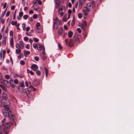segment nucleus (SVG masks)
Segmentation results:
<instances>
[{
	"label": "nucleus",
	"instance_id": "nucleus-15",
	"mask_svg": "<svg viewBox=\"0 0 134 134\" xmlns=\"http://www.w3.org/2000/svg\"><path fill=\"white\" fill-rule=\"evenodd\" d=\"M79 25L81 27V28L82 29H84L86 27V26H85V25H84L81 23H79Z\"/></svg>",
	"mask_w": 134,
	"mask_h": 134
},
{
	"label": "nucleus",
	"instance_id": "nucleus-14",
	"mask_svg": "<svg viewBox=\"0 0 134 134\" xmlns=\"http://www.w3.org/2000/svg\"><path fill=\"white\" fill-rule=\"evenodd\" d=\"M58 26L57 24H53V29L55 30L57 29L58 28Z\"/></svg>",
	"mask_w": 134,
	"mask_h": 134
},
{
	"label": "nucleus",
	"instance_id": "nucleus-23",
	"mask_svg": "<svg viewBox=\"0 0 134 134\" xmlns=\"http://www.w3.org/2000/svg\"><path fill=\"white\" fill-rule=\"evenodd\" d=\"M3 98H5V99H7V95L4 93H3Z\"/></svg>",
	"mask_w": 134,
	"mask_h": 134
},
{
	"label": "nucleus",
	"instance_id": "nucleus-47",
	"mask_svg": "<svg viewBox=\"0 0 134 134\" xmlns=\"http://www.w3.org/2000/svg\"><path fill=\"white\" fill-rule=\"evenodd\" d=\"M23 54H21L18 56V58H19V59H20L21 57H23Z\"/></svg>",
	"mask_w": 134,
	"mask_h": 134
},
{
	"label": "nucleus",
	"instance_id": "nucleus-57",
	"mask_svg": "<svg viewBox=\"0 0 134 134\" xmlns=\"http://www.w3.org/2000/svg\"><path fill=\"white\" fill-rule=\"evenodd\" d=\"M26 34L27 35H28V36H31L32 35L30 33H28L27 32H26Z\"/></svg>",
	"mask_w": 134,
	"mask_h": 134
},
{
	"label": "nucleus",
	"instance_id": "nucleus-25",
	"mask_svg": "<svg viewBox=\"0 0 134 134\" xmlns=\"http://www.w3.org/2000/svg\"><path fill=\"white\" fill-rule=\"evenodd\" d=\"M22 27H23V30H25V23H23L22 24Z\"/></svg>",
	"mask_w": 134,
	"mask_h": 134
},
{
	"label": "nucleus",
	"instance_id": "nucleus-36",
	"mask_svg": "<svg viewBox=\"0 0 134 134\" xmlns=\"http://www.w3.org/2000/svg\"><path fill=\"white\" fill-rule=\"evenodd\" d=\"M24 39V41H27L29 40V38L27 37H25Z\"/></svg>",
	"mask_w": 134,
	"mask_h": 134
},
{
	"label": "nucleus",
	"instance_id": "nucleus-19",
	"mask_svg": "<svg viewBox=\"0 0 134 134\" xmlns=\"http://www.w3.org/2000/svg\"><path fill=\"white\" fill-rule=\"evenodd\" d=\"M2 43L3 44L4 46H5L6 43V38L5 37H4Z\"/></svg>",
	"mask_w": 134,
	"mask_h": 134
},
{
	"label": "nucleus",
	"instance_id": "nucleus-17",
	"mask_svg": "<svg viewBox=\"0 0 134 134\" xmlns=\"http://www.w3.org/2000/svg\"><path fill=\"white\" fill-rule=\"evenodd\" d=\"M73 43V41L71 39H70L69 41V42L68 43V45L70 46H71L72 45Z\"/></svg>",
	"mask_w": 134,
	"mask_h": 134
},
{
	"label": "nucleus",
	"instance_id": "nucleus-62",
	"mask_svg": "<svg viewBox=\"0 0 134 134\" xmlns=\"http://www.w3.org/2000/svg\"><path fill=\"white\" fill-rule=\"evenodd\" d=\"M68 6L69 7H71L72 5L70 2H69L68 3Z\"/></svg>",
	"mask_w": 134,
	"mask_h": 134
},
{
	"label": "nucleus",
	"instance_id": "nucleus-37",
	"mask_svg": "<svg viewBox=\"0 0 134 134\" xmlns=\"http://www.w3.org/2000/svg\"><path fill=\"white\" fill-rule=\"evenodd\" d=\"M34 59L36 61H38L39 60V58L38 57L36 56L35 57Z\"/></svg>",
	"mask_w": 134,
	"mask_h": 134
},
{
	"label": "nucleus",
	"instance_id": "nucleus-4",
	"mask_svg": "<svg viewBox=\"0 0 134 134\" xmlns=\"http://www.w3.org/2000/svg\"><path fill=\"white\" fill-rule=\"evenodd\" d=\"M65 12L64 8H60L58 10V12L59 14H60L61 16H62L63 15Z\"/></svg>",
	"mask_w": 134,
	"mask_h": 134
},
{
	"label": "nucleus",
	"instance_id": "nucleus-43",
	"mask_svg": "<svg viewBox=\"0 0 134 134\" xmlns=\"http://www.w3.org/2000/svg\"><path fill=\"white\" fill-rule=\"evenodd\" d=\"M77 31L79 33H80L81 32V30L80 28H77Z\"/></svg>",
	"mask_w": 134,
	"mask_h": 134
},
{
	"label": "nucleus",
	"instance_id": "nucleus-61",
	"mask_svg": "<svg viewBox=\"0 0 134 134\" xmlns=\"http://www.w3.org/2000/svg\"><path fill=\"white\" fill-rule=\"evenodd\" d=\"M25 84L26 86V87H28V86L29 84H28V82H27L26 81L25 82Z\"/></svg>",
	"mask_w": 134,
	"mask_h": 134
},
{
	"label": "nucleus",
	"instance_id": "nucleus-60",
	"mask_svg": "<svg viewBox=\"0 0 134 134\" xmlns=\"http://www.w3.org/2000/svg\"><path fill=\"white\" fill-rule=\"evenodd\" d=\"M44 70L45 72H48V71L47 68L46 67L44 68Z\"/></svg>",
	"mask_w": 134,
	"mask_h": 134
},
{
	"label": "nucleus",
	"instance_id": "nucleus-7",
	"mask_svg": "<svg viewBox=\"0 0 134 134\" xmlns=\"http://www.w3.org/2000/svg\"><path fill=\"white\" fill-rule=\"evenodd\" d=\"M37 66L35 64H34L32 65L31 66V69L34 71H36L38 68Z\"/></svg>",
	"mask_w": 134,
	"mask_h": 134
},
{
	"label": "nucleus",
	"instance_id": "nucleus-48",
	"mask_svg": "<svg viewBox=\"0 0 134 134\" xmlns=\"http://www.w3.org/2000/svg\"><path fill=\"white\" fill-rule=\"evenodd\" d=\"M18 77H20V78H23L24 77L23 75L22 74H21L20 75L18 76Z\"/></svg>",
	"mask_w": 134,
	"mask_h": 134
},
{
	"label": "nucleus",
	"instance_id": "nucleus-18",
	"mask_svg": "<svg viewBox=\"0 0 134 134\" xmlns=\"http://www.w3.org/2000/svg\"><path fill=\"white\" fill-rule=\"evenodd\" d=\"M53 20V24H56L57 23V21H58V20H59L58 17H55V18H54Z\"/></svg>",
	"mask_w": 134,
	"mask_h": 134
},
{
	"label": "nucleus",
	"instance_id": "nucleus-63",
	"mask_svg": "<svg viewBox=\"0 0 134 134\" xmlns=\"http://www.w3.org/2000/svg\"><path fill=\"white\" fill-rule=\"evenodd\" d=\"M68 12L69 14H70L72 12V11L70 9H69L68 11Z\"/></svg>",
	"mask_w": 134,
	"mask_h": 134
},
{
	"label": "nucleus",
	"instance_id": "nucleus-2",
	"mask_svg": "<svg viewBox=\"0 0 134 134\" xmlns=\"http://www.w3.org/2000/svg\"><path fill=\"white\" fill-rule=\"evenodd\" d=\"M12 123H6L3 124V131H4L5 129H8L10 128V126L11 125H12Z\"/></svg>",
	"mask_w": 134,
	"mask_h": 134
},
{
	"label": "nucleus",
	"instance_id": "nucleus-27",
	"mask_svg": "<svg viewBox=\"0 0 134 134\" xmlns=\"http://www.w3.org/2000/svg\"><path fill=\"white\" fill-rule=\"evenodd\" d=\"M69 17H68V18H67V17H64L63 19H62V20L63 21L66 22L67 20V19H69Z\"/></svg>",
	"mask_w": 134,
	"mask_h": 134
},
{
	"label": "nucleus",
	"instance_id": "nucleus-33",
	"mask_svg": "<svg viewBox=\"0 0 134 134\" xmlns=\"http://www.w3.org/2000/svg\"><path fill=\"white\" fill-rule=\"evenodd\" d=\"M20 64L22 65H24L25 64V62L24 61L21 60L20 62Z\"/></svg>",
	"mask_w": 134,
	"mask_h": 134
},
{
	"label": "nucleus",
	"instance_id": "nucleus-9",
	"mask_svg": "<svg viewBox=\"0 0 134 134\" xmlns=\"http://www.w3.org/2000/svg\"><path fill=\"white\" fill-rule=\"evenodd\" d=\"M10 45L11 47H14V38L13 37H12L10 41Z\"/></svg>",
	"mask_w": 134,
	"mask_h": 134
},
{
	"label": "nucleus",
	"instance_id": "nucleus-45",
	"mask_svg": "<svg viewBox=\"0 0 134 134\" xmlns=\"http://www.w3.org/2000/svg\"><path fill=\"white\" fill-rule=\"evenodd\" d=\"M58 47L59 49H62V47L61 45V44L59 43L58 44Z\"/></svg>",
	"mask_w": 134,
	"mask_h": 134
},
{
	"label": "nucleus",
	"instance_id": "nucleus-41",
	"mask_svg": "<svg viewBox=\"0 0 134 134\" xmlns=\"http://www.w3.org/2000/svg\"><path fill=\"white\" fill-rule=\"evenodd\" d=\"M83 3L81 1H79V5L80 7H82V3Z\"/></svg>",
	"mask_w": 134,
	"mask_h": 134
},
{
	"label": "nucleus",
	"instance_id": "nucleus-32",
	"mask_svg": "<svg viewBox=\"0 0 134 134\" xmlns=\"http://www.w3.org/2000/svg\"><path fill=\"white\" fill-rule=\"evenodd\" d=\"M13 31H10L9 32V35L10 36H12L13 35Z\"/></svg>",
	"mask_w": 134,
	"mask_h": 134
},
{
	"label": "nucleus",
	"instance_id": "nucleus-16",
	"mask_svg": "<svg viewBox=\"0 0 134 134\" xmlns=\"http://www.w3.org/2000/svg\"><path fill=\"white\" fill-rule=\"evenodd\" d=\"M43 48V47L40 45L39 44L37 45V49L38 50H40Z\"/></svg>",
	"mask_w": 134,
	"mask_h": 134
},
{
	"label": "nucleus",
	"instance_id": "nucleus-53",
	"mask_svg": "<svg viewBox=\"0 0 134 134\" xmlns=\"http://www.w3.org/2000/svg\"><path fill=\"white\" fill-rule=\"evenodd\" d=\"M10 61L12 63V65H13V60L12 57H10Z\"/></svg>",
	"mask_w": 134,
	"mask_h": 134
},
{
	"label": "nucleus",
	"instance_id": "nucleus-10",
	"mask_svg": "<svg viewBox=\"0 0 134 134\" xmlns=\"http://www.w3.org/2000/svg\"><path fill=\"white\" fill-rule=\"evenodd\" d=\"M63 32V28L62 27H60L59 28L58 31V34L61 35Z\"/></svg>",
	"mask_w": 134,
	"mask_h": 134
},
{
	"label": "nucleus",
	"instance_id": "nucleus-49",
	"mask_svg": "<svg viewBox=\"0 0 134 134\" xmlns=\"http://www.w3.org/2000/svg\"><path fill=\"white\" fill-rule=\"evenodd\" d=\"M33 47L34 48H36L37 47V45L36 44L34 43L33 45Z\"/></svg>",
	"mask_w": 134,
	"mask_h": 134
},
{
	"label": "nucleus",
	"instance_id": "nucleus-8",
	"mask_svg": "<svg viewBox=\"0 0 134 134\" xmlns=\"http://www.w3.org/2000/svg\"><path fill=\"white\" fill-rule=\"evenodd\" d=\"M55 4L56 5V8H58L59 6L61 4L60 1L59 0H57L56 1L55 0Z\"/></svg>",
	"mask_w": 134,
	"mask_h": 134
},
{
	"label": "nucleus",
	"instance_id": "nucleus-11",
	"mask_svg": "<svg viewBox=\"0 0 134 134\" xmlns=\"http://www.w3.org/2000/svg\"><path fill=\"white\" fill-rule=\"evenodd\" d=\"M19 43L20 44V45H19V48L23 49L24 47V44L23 42L21 41H20L19 42Z\"/></svg>",
	"mask_w": 134,
	"mask_h": 134
},
{
	"label": "nucleus",
	"instance_id": "nucleus-34",
	"mask_svg": "<svg viewBox=\"0 0 134 134\" xmlns=\"http://www.w3.org/2000/svg\"><path fill=\"white\" fill-rule=\"evenodd\" d=\"M86 5L87 6V7H91V4L90 3L88 2L87 3Z\"/></svg>",
	"mask_w": 134,
	"mask_h": 134
},
{
	"label": "nucleus",
	"instance_id": "nucleus-40",
	"mask_svg": "<svg viewBox=\"0 0 134 134\" xmlns=\"http://www.w3.org/2000/svg\"><path fill=\"white\" fill-rule=\"evenodd\" d=\"M14 83L15 84H17L18 83V81L16 79L14 80Z\"/></svg>",
	"mask_w": 134,
	"mask_h": 134
},
{
	"label": "nucleus",
	"instance_id": "nucleus-13",
	"mask_svg": "<svg viewBox=\"0 0 134 134\" xmlns=\"http://www.w3.org/2000/svg\"><path fill=\"white\" fill-rule=\"evenodd\" d=\"M73 33L71 31H69L68 32V35L69 38L71 37L73 35Z\"/></svg>",
	"mask_w": 134,
	"mask_h": 134
},
{
	"label": "nucleus",
	"instance_id": "nucleus-35",
	"mask_svg": "<svg viewBox=\"0 0 134 134\" xmlns=\"http://www.w3.org/2000/svg\"><path fill=\"white\" fill-rule=\"evenodd\" d=\"M23 13L22 12H20L19 13V17H22L23 16Z\"/></svg>",
	"mask_w": 134,
	"mask_h": 134
},
{
	"label": "nucleus",
	"instance_id": "nucleus-24",
	"mask_svg": "<svg viewBox=\"0 0 134 134\" xmlns=\"http://www.w3.org/2000/svg\"><path fill=\"white\" fill-rule=\"evenodd\" d=\"M22 82L20 84V86L22 87H25V85L24 84V81H22Z\"/></svg>",
	"mask_w": 134,
	"mask_h": 134
},
{
	"label": "nucleus",
	"instance_id": "nucleus-26",
	"mask_svg": "<svg viewBox=\"0 0 134 134\" xmlns=\"http://www.w3.org/2000/svg\"><path fill=\"white\" fill-rule=\"evenodd\" d=\"M75 23V19L74 17H73V18L72 19L71 23V25H74Z\"/></svg>",
	"mask_w": 134,
	"mask_h": 134
},
{
	"label": "nucleus",
	"instance_id": "nucleus-44",
	"mask_svg": "<svg viewBox=\"0 0 134 134\" xmlns=\"http://www.w3.org/2000/svg\"><path fill=\"white\" fill-rule=\"evenodd\" d=\"M15 7L14 5H12L11 7V9L12 10H13L14 9Z\"/></svg>",
	"mask_w": 134,
	"mask_h": 134
},
{
	"label": "nucleus",
	"instance_id": "nucleus-55",
	"mask_svg": "<svg viewBox=\"0 0 134 134\" xmlns=\"http://www.w3.org/2000/svg\"><path fill=\"white\" fill-rule=\"evenodd\" d=\"M17 10L16 9L15 10V12L14 13V14L13 15V17H16V15L15 14L17 12Z\"/></svg>",
	"mask_w": 134,
	"mask_h": 134
},
{
	"label": "nucleus",
	"instance_id": "nucleus-12",
	"mask_svg": "<svg viewBox=\"0 0 134 134\" xmlns=\"http://www.w3.org/2000/svg\"><path fill=\"white\" fill-rule=\"evenodd\" d=\"M24 55L26 57H27L26 55H28L30 53V52L29 51L26 50L24 51Z\"/></svg>",
	"mask_w": 134,
	"mask_h": 134
},
{
	"label": "nucleus",
	"instance_id": "nucleus-30",
	"mask_svg": "<svg viewBox=\"0 0 134 134\" xmlns=\"http://www.w3.org/2000/svg\"><path fill=\"white\" fill-rule=\"evenodd\" d=\"M33 39L34 41L36 42H37L39 41V39L38 38H34Z\"/></svg>",
	"mask_w": 134,
	"mask_h": 134
},
{
	"label": "nucleus",
	"instance_id": "nucleus-1",
	"mask_svg": "<svg viewBox=\"0 0 134 134\" xmlns=\"http://www.w3.org/2000/svg\"><path fill=\"white\" fill-rule=\"evenodd\" d=\"M2 104L3 105L4 109L2 110V113L5 117H9L10 120L13 121L14 119V113L12 112V109L9 106L10 104L9 100L8 99L2 98L1 100Z\"/></svg>",
	"mask_w": 134,
	"mask_h": 134
},
{
	"label": "nucleus",
	"instance_id": "nucleus-59",
	"mask_svg": "<svg viewBox=\"0 0 134 134\" xmlns=\"http://www.w3.org/2000/svg\"><path fill=\"white\" fill-rule=\"evenodd\" d=\"M30 29V27L29 26L27 27L26 28V31H28L29 29Z\"/></svg>",
	"mask_w": 134,
	"mask_h": 134
},
{
	"label": "nucleus",
	"instance_id": "nucleus-39",
	"mask_svg": "<svg viewBox=\"0 0 134 134\" xmlns=\"http://www.w3.org/2000/svg\"><path fill=\"white\" fill-rule=\"evenodd\" d=\"M5 77L7 79H9L10 78L9 75H5Z\"/></svg>",
	"mask_w": 134,
	"mask_h": 134
},
{
	"label": "nucleus",
	"instance_id": "nucleus-31",
	"mask_svg": "<svg viewBox=\"0 0 134 134\" xmlns=\"http://www.w3.org/2000/svg\"><path fill=\"white\" fill-rule=\"evenodd\" d=\"M65 42L66 44V45H68V42H69V39H66L65 41Z\"/></svg>",
	"mask_w": 134,
	"mask_h": 134
},
{
	"label": "nucleus",
	"instance_id": "nucleus-21",
	"mask_svg": "<svg viewBox=\"0 0 134 134\" xmlns=\"http://www.w3.org/2000/svg\"><path fill=\"white\" fill-rule=\"evenodd\" d=\"M8 7V6H7V7L6 8L5 10L2 13L1 15V17L3 16L4 15H5V12H6V11H7V9Z\"/></svg>",
	"mask_w": 134,
	"mask_h": 134
},
{
	"label": "nucleus",
	"instance_id": "nucleus-6",
	"mask_svg": "<svg viewBox=\"0 0 134 134\" xmlns=\"http://www.w3.org/2000/svg\"><path fill=\"white\" fill-rule=\"evenodd\" d=\"M28 93H30L31 91H35L36 90V89L34 88L33 86H31L29 87L28 89Z\"/></svg>",
	"mask_w": 134,
	"mask_h": 134
},
{
	"label": "nucleus",
	"instance_id": "nucleus-20",
	"mask_svg": "<svg viewBox=\"0 0 134 134\" xmlns=\"http://www.w3.org/2000/svg\"><path fill=\"white\" fill-rule=\"evenodd\" d=\"M91 4L92 5V8H94L96 5L95 2L93 1H92L91 2Z\"/></svg>",
	"mask_w": 134,
	"mask_h": 134
},
{
	"label": "nucleus",
	"instance_id": "nucleus-56",
	"mask_svg": "<svg viewBox=\"0 0 134 134\" xmlns=\"http://www.w3.org/2000/svg\"><path fill=\"white\" fill-rule=\"evenodd\" d=\"M8 27H7L6 28L5 30V33H7L8 32Z\"/></svg>",
	"mask_w": 134,
	"mask_h": 134
},
{
	"label": "nucleus",
	"instance_id": "nucleus-52",
	"mask_svg": "<svg viewBox=\"0 0 134 134\" xmlns=\"http://www.w3.org/2000/svg\"><path fill=\"white\" fill-rule=\"evenodd\" d=\"M38 3L40 5H41L42 4V2L41 0H38Z\"/></svg>",
	"mask_w": 134,
	"mask_h": 134
},
{
	"label": "nucleus",
	"instance_id": "nucleus-3",
	"mask_svg": "<svg viewBox=\"0 0 134 134\" xmlns=\"http://www.w3.org/2000/svg\"><path fill=\"white\" fill-rule=\"evenodd\" d=\"M40 23L38 22L36 25V27L37 30V32L38 33H41L42 31V27L40 26Z\"/></svg>",
	"mask_w": 134,
	"mask_h": 134
},
{
	"label": "nucleus",
	"instance_id": "nucleus-28",
	"mask_svg": "<svg viewBox=\"0 0 134 134\" xmlns=\"http://www.w3.org/2000/svg\"><path fill=\"white\" fill-rule=\"evenodd\" d=\"M36 73L38 76H40V75L41 72L40 71H39V70L37 71H36Z\"/></svg>",
	"mask_w": 134,
	"mask_h": 134
},
{
	"label": "nucleus",
	"instance_id": "nucleus-50",
	"mask_svg": "<svg viewBox=\"0 0 134 134\" xmlns=\"http://www.w3.org/2000/svg\"><path fill=\"white\" fill-rule=\"evenodd\" d=\"M85 9H86V10L87 12H89L90 11L89 8H88V7H86Z\"/></svg>",
	"mask_w": 134,
	"mask_h": 134
},
{
	"label": "nucleus",
	"instance_id": "nucleus-54",
	"mask_svg": "<svg viewBox=\"0 0 134 134\" xmlns=\"http://www.w3.org/2000/svg\"><path fill=\"white\" fill-rule=\"evenodd\" d=\"M32 40L30 38L29 40V42L30 43L31 45H32Z\"/></svg>",
	"mask_w": 134,
	"mask_h": 134
},
{
	"label": "nucleus",
	"instance_id": "nucleus-51",
	"mask_svg": "<svg viewBox=\"0 0 134 134\" xmlns=\"http://www.w3.org/2000/svg\"><path fill=\"white\" fill-rule=\"evenodd\" d=\"M7 5V3L6 2H5L3 5V8L4 9L6 7Z\"/></svg>",
	"mask_w": 134,
	"mask_h": 134
},
{
	"label": "nucleus",
	"instance_id": "nucleus-58",
	"mask_svg": "<svg viewBox=\"0 0 134 134\" xmlns=\"http://www.w3.org/2000/svg\"><path fill=\"white\" fill-rule=\"evenodd\" d=\"M34 13L33 10H31L29 11V14H32Z\"/></svg>",
	"mask_w": 134,
	"mask_h": 134
},
{
	"label": "nucleus",
	"instance_id": "nucleus-38",
	"mask_svg": "<svg viewBox=\"0 0 134 134\" xmlns=\"http://www.w3.org/2000/svg\"><path fill=\"white\" fill-rule=\"evenodd\" d=\"M39 9V7L38 4H37V7H36V8H34V9L35 10H38Z\"/></svg>",
	"mask_w": 134,
	"mask_h": 134
},
{
	"label": "nucleus",
	"instance_id": "nucleus-5",
	"mask_svg": "<svg viewBox=\"0 0 134 134\" xmlns=\"http://www.w3.org/2000/svg\"><path fill=\"white\" fill-rule=\"evenodd\" d=\"M47 57V56L45 53V49L44 48L43 51L42 52V55L41 56V58L43 60H44L46 59Z\"/></svg>",
	"mask_w": 134,
	"mask_h": 134
},
{
	"label": "nucleus",
	"instance_id": "nucleus-46",
	"mask_svg": "<svg viewBox=\"0 0 134 134\" xmlns=\"http://www.w3.org/2000/svg\"><path fill=\"white\" fill-rule=\"evenodd\" d=\"M25 47L28 49H29L30 48V45L29 44H27L25 46Z\"/></svg>",
	"mask_w": 134,
	"mask_h": 134
},
{
	"label": "nucleus",
	"instance_id": "nucleus-22",
	"mask_svg": "<svg viewBox=\"0 0 134 134\" xmlns=\"http://www.w3.org/2000/svg\"><path fill=\"white\" fill-rule=\"evenodd\" d=\"M21 52L20 49H17L16 50V52L17 54H19Z\"/></svg>",
	"mask_w": 134,
	"mask_h": 134
},
{
	"label": "nucleus",
	"instance_id": "nucleus-42",
	"mask_svg": "<svg viewBox=\"0 0 134 134\" xmlns=\"http://www.w3.org/2000/svg\"><path fill=\"white\" fill-rule=\"evenodd\" d=\"M10 13V11H8L7 12V13H6V16L7 17V16H8L9 15Z\"/></svg>",
	"mask_w": 134,
	"mask_h": 134
},
{
	"label": "nucleus",
	"instance_id": "nucleus-29",
	"mask_svg": "<svg viewBox=\"0 0 134 134\" xmlns=\"http://www.w3.org/2000/svg\"><path fill=\"white\" fill-rule=\"evenodd\" d=\"M0 20L1 23L2 24L4 23L5 21V20L4 19H1V17L0 18Z\"/></svg>",
	"mask_w": 134,
	"mask_h": 134
},
{
	"label": "nucleus",
	"instance_id": "nucleus-64",
	"mask_svg": "<svg viewBox=\"0 0 134 134\" xmlns=\"http://www.w3.org/2000/svg\"><path fill=\"white\" fill-rule=\"evenodd\" d=\"M64 27L65 30H67L68 29V27L66 25H64Z\"/></svg>",
	"mask_w": 134,
	"mask_h": 134
}]
</instances>
